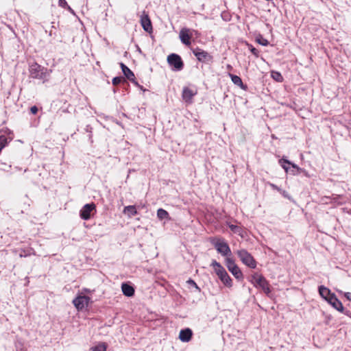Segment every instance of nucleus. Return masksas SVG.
<instances>
[{
    "label": "nucleus",
    "mask_w": 351,
    "mask_h": 351,
    "mask_svg": "<svg viewBox=\"0 0 351 351\" xmlns=\"http://www.w3.org/2000/svg\"><path fill=\"white\" fill-rule=\"evenodd\" d=\"M58 4L60 7L66 8L68 6L67 2L66 0H59Z\"/></svg>",
    "instance_id": "obj_32"
},
{
    "label": "nucleus",
    "mask_w": 351,
    "mask_h": 351,
    "mask_svg": "<svg viewBox=\"0 0 351 351\" xmlns=\"http://www.w3.org/2000/svg\"><path fill=\"white\" fill-rule=\"evenodd\" d=\"M229 76L230 77L232 82L237 86H239L240 88L245 89V86L243 85V83L242 82L241 78L238 76L235 75L231 73H229Z\"/></svg>",
    "instance_id": "obj_19"
},
{
    "label": "nucleus",
    "mask_w": 351,
    "mask_h": 351,
    "mask_svg": "<svg viewBox=\"0 0 351 351\" xmlns=\"http://www.w3.org/2000/svg\"><path fill=\"white\" fill-rule=\"evenodd\" d=\"M236 254L244 265L252 269L256 268V261L246 250H239L236 252Z\"/></svg>",
    "instance_id": "obj_4"
},
{
    "label": "nucleus",
    "mask_w": 351,
    "mask_h": 351,
    "mask_svg": "<svg viewBox=\"0 0 351 351\" xmlns=\"http://www.w3.org/2000/svg\"><path fill=\"white\" fill-rule=\"evenodd\" d=\"M344 296L349 301H351V293L350 292H345L343 293Z\"/></svg>",
    "instance_id": "obj_34"
},
{
    "label": "nucleus",
    "mask_w": 351,
    "mask_h": 351,
    "mask_svg": "<svg viewBox=\"0 0 351 351\" xmlns=\"http://www.w3.org/2000/svg\"><path fill=\"white\" fill-rule=\"evenodd\" d=\"M90 298L86 295H79L73 300V304L78 311H82L88 306Z\"/></svg>",
    "instance_id": "obj_8"
},
{
    "label": "nucleus",
    "mask_w": 351,
    "mask_h": 351,
    "mask_svg": "<svg viewBox=\"0 0 351 351\" xmlns=\"http://www.w3.org/2000/svg\"><path fill=\"white\" fill-rule=\"evenodd\" d=\"M279 163L280 164V165L282 166V167L285 170V171H288V169H289V167L287 166H286L285 164H291V162L285 159V158H282L279 160Z\"/></svg>",
    "instance_id": "obj_24"
},
{
    "label": "nucleus",
    "mask_w": 351,
    "mask_h": 351,
    "mask_svg": "<svg viewBox=\"0 0 351 351\" xmlns=\"http://www.w3.org/2000/svg\"><path fill=\"white\" fill-rule=\"evenodd\" d=\"M15 252H19V255L21 258L27 257L31 254H35V252L32 248L29 249H21L20 250H15Z\"/></svg>",
    "instance_id": "obj_20"
},
{
    "label": "nucleus",
    "mask_w": 351,
    "mask_h": 351,
    "mask_svg": "<svg viewBox=\"0 0 351 351\" xmlns=\"http://www.w3.org/2000/svg\"><path fill=\"white\" fill-rule=\"evenodd\" d=\"M344 313L348 316V317H351V312L350 311H346L344 312Z\"/></svg>",
    "instance_id": "obj_37"
},
{
    "label": "nucleus",
    "mask_w": 351,
    "mask_h": 351,
    "mask_svg": "<svg viewBox=\"0 0 351 351\" xmlns=\"http://www.w3.org/2000/svg\"><path fill=\"white\" fill-rule=\"evenodd\" d=\"M192 32H196L195 30H191L188 28H182L180 32V39L181 42L186 46L191 45V38L192 37Z\"/></svg>",
    "instance_id": "obj_10"
},
{
    "label": "nucleus",
    "mask_w": 351,
    "mask_h": 351,
    "mask_svg": "<svg viewBox=\"0 0 351 351\" xmlns=\"http://www.w3.org/2000/svg\"><path fill=\"white\" fill-rule=\"evenodd\" d=\"M107 346L105 343H100L98 345L93 347V351H106Z\"/></svg>",
    "instance_id": "obj_23"
},
{
    "label": "nucleus",
    "mask_w": 351,
    "mask_h": 351,
    "mask_svg": "<svg viewBox=\"0 0 351 351\" xmlns=\"http://www.w3.org/2000/svg\"><path fill=\"white\" fill-rule=\"evenodd\" d=\"M66 8L72 13H73V10L71 8V7L68 5V6L66 7Z\"/></svg>",
    "instance_id": "obj_38"
},
{
    "label": "nucleus",
    "mask_w": 351,
    "mask_h": 351,
    "mask_svg": "<svg viewBox=\"0 0 351 351\" xmlns=\"http://www.w3.org/2000/svg\"><path fill=\"white\" fill-rule=\"evenodd\" d=\"M124 81V78L122 77H115L112 79V84L114 86H117L121 82Z\"/></svg>",
    "instance_id": "obj_27"
},
{
    "label": "nucleus",
    "mask_w": 351,
    "mask_h": 351,
    "mask_svg": "<svg viewBox=\"0 0 351 351\" xmlns=\"http://www.w3.org/2000/svg\"><path fill=\"white\" fill-rule=\"evenodd\" d=\"M193 53L199 62H208L213 60V57L208 52L198 47L193 49Z\"/></svg>",
    "instance_id": "obj_9"
},
{
    "label": "nucleus",
    "mask_w": 351,
    "mask_h": 351,
    "mask_svg": "<svg viewBox=\"0 0 351 351\" xmlns=\"http://www.w3.org/2000/svg\"><path fill=\"white\" fill-rule=\"evenodd\" d=\"M197 94L195 90L191 89L189 87H184L182 90V99L187 103L191 104L193 97Z\"/></svg>",
    "instance_id": "obj_12"
},
{
    "label": "nucleus",
    "mask_w": 351,
    "mask_h": 351,
    "mask_svg": "<svg viewBox=\"0 0 351 351\" xmlns=\"http://www.w3.org/2000/svg\"><path fill=\"white\" fill-rule=\"evenodd\" d=\"M169 64L173 66V70L180 71L183 69L184 64L181 57L176 53H171L167 57Z\"/></svg>",
    "instance_id": "obj_7"
},
{
    "label": "nucleus",
    "mask_w": 351,
    "mask_h": 351,
    "mask_svg": "<svg viewBox=\"0 0 351 351\" xmlns=\"http://www.w3.org/2000/svg\"><path fill=\"white\" fill-rule=\"evenodd\" d=\"M249 281L256 288L261 289L267 295H269L271 293L269 283L262 274L254 273L250 277Z\"/></svg>",
    "instance_id": "obj_1"
},
{
    "label": "nucleus",
    "mask_w": 351,
    "mask_h": 351,
    "mask_svg": "<svg viewBox=\"0 0 351 351\" xmlns=\"http://www.w3.org/2000/svg\"><path fill=\"white\" fill-rule=\"evenodd\" d=\"M335 309L339 312H343L344 308L342 303L337 298L335 294L330 296L327 300Z\"/></svg>",
    "instance_id": "obj_14"
},
{
    "label": "nucleus",
    "mask_w": 351,
    "mask_h": 351,
    "mask_svg": "<svg viewBox=\"0 0 351 351\" xmlns=\"http://www.w3.org/2000/svg\"><path fill=\"white\" fill-rule=\"evenodd\" d=\"M29 73L32 78L43 80L47 77V69L34 63L29 67Z\"/></svg>",
    "instance_id": "obj_5"
},
{
    "label": "nucleus",
    "mask_w": 351,
    "mask_h": 351,
    "mask_svg": "<svg viewBox=\"0 0 351 351\" xmlns=\"http://www.w3.org/2000/svg\"><path fill=\"white\" fill-rule=\"evenodd\" d=\"M256 41L263 46H267L269 45L268 40L262 36L257 38Z\"/></svg>",
    "instance_id": "obj_25"
},
{
    "label": "nucleus",
    "mask_w": 351,
    "mask_h": 351,
    "mask_svg": "<svg viewBox=\"0 0 351 351\" xmlns=\"http://www.w3.org/2000/svg\"><path fill=\"white\" fill-rule=\"evenodd\" d=\"M211 266L214 268L216 274L223 284L227 287H232V280L221 265L216 261H213Z\"/></svg>",
    "instance_id": "obj_2"
},
{
    "label": "nucleus",
    "mask_w": 351,
    "mask_h": 351,
    "mask_svg": "<svg viewBox=\"0 0 351 351\" xmlns=\"http://www.w3.org/2000/svg\"><path fill=\"white\" fill-rule=\"evenodd\" d=\"M141 23L145 31L150 32L152 30V25L149 17L147 14H143L141 18Z\"/></svg>",
    "instance_id": "obj_13"
},
{
    "label": "nucleus",
    "mask_w": 351,
    "mask_h": 351,
    "mask_svg": "<svg viewBox=\"0 0 351 351\" xmlns=\"http://www.w3.org/2000/svg\"><path fill=\"white\" fill-rule=\"evenodd\" d=\"M229 228H230V230L232 231H233L235 233H239L240 232L241 228L239 226H237L232 224V225H229Z\"/></svg>",
    "instance_id": "obj_30"
},
{
    "label": "nucleus",
    "mask_w": 351,
    "mask_h": 351,
    "mask_svg": "<svg viewBox=\"0 0 351 351\" xmlns=\"http://www.w3.org/2000/svg\"><path fill=\"white\" fill-rule=\"evenodd\" d=\"M319 293L320 295L326 300H328V298L333 295V293H330V289H328V288L325 287L323 285L319 287Z\"/></svg>",
    "instance_id": "obj_18"
},
{
    "label": "nucleus",
    "mask_w": 351,
    "mask_h": 351,
    "mask_svg": "<svg viewBox=\"0 0 351 351\" xmlns=\"http://www.w3.org/2000/svg\"><path fill=\"white\" fill-rule=\"evenodd\" d=\"M290 165L292 166V167H293V168L296 169L298 170V171H302V169H301V168H300V167H299L298 165H296L295 164H294V163H292V162H291V164H290Z\"/></svg>",
    "instance_id": "obj_35"
},
{
    "label": "nucleus",
    "mask_w": 351,
    "mask_h": 351,
    "mask_svg": "<svg viewBox=\"0 0 351 351\" xmlns=\"http://www.w3.org/2000/svg\"><path fill=\"white\" fill-rule=\"evenodd\" d=\"M272 77L274 80H276L278 82H280L282 80L281 74L278 72H274L272 73Z\"/></svg>",
    "instance_id": "obj_29"
},
{
    "label": "nucleus",
    "mask_w": 351,
    "mask_h": 351,
    "mask_svg": "<svg viewBox=\"0 0 351 351\" xmlns=\"http://www.w3.org/2000/svg\"><path fill=\"white\" fill-rule=\"evenodd\" d=\"M123 213L128 215V217H131L137 214V210L135 206H128L123 209Z\"/></svg>",
    "instance_id": "obj_21"
},
{
    "label": "nucleus",
    "mask_w": 351,
    "mask_h": 351,
    "mask_svg": "<svg viewBox=\"0 0 351 351\" xmlns=\"http://www.w3.org/2000/svg\"><path fill=\"white\" fill-rule=\"evenodd\" d=\"M95 210V204H87L84 205L80 210V217L84 220H88L90 218V213Z\"/></svg>",
    "instance_id": "obj_11"
},
{
    "label": "nucleus",
    "mask_w": 351,
    "mask_h": 351,
    "mask_svg": "<svg viewBox=\"0 0 351 351\" xmlns=\"http://www.w3.org/2000/svg\"><path fill=\"white\" fill-rule=\"evenodd\" d=\"M283 195H284L285 196H286L285 191H284V192H283Z\"/></svg>",
    "instance_id": "obj_39"
},
{
    "label": "nucleus",
    "mask_w": 351,
    "mask_h": 351,
    "mask_svg": "<svg viewBox=\"0 0 351 351\" xmlns=\"http://www.w3.org/2000/svg\"><path fill=\"white\" fill-rule=\"evenodd\" d=\"M193 335V332L190 328L181 330L179 334V339L182 342H189Z\"/></svg>",
    "instance_id": "obj_16"
},
{
    "label": "nucleus",
    "mask_w": 351,
    "mask_h": 351,
    "mask_svg": "<svg viewBox=\"0 0 351 351\" xmlns=\"http://www.w3.org/2000/svg\"><path fill=\"white\" fill-rule=\"evenodd\" d=\"M271 186L274 189H276V190H278V191H280V189L275 184H271Z\"/></svg>",
    "instance_id": "obj_36"
},
{
    "label": "nucleus",
    "mask_w": 351,
    "mask_h": 351,
    "mask_svg": "<svg viewBox=\"0 0 351 351\" xmlns=\"http://www.w3.org/2000/svg\"><path fill=\"white\" fill-rule=\"evenodd\" d=\"M248 47L250 51L252 53L253 55H254L256 57H258L259 56V51L254 48L252 45H248Z\"/></svg>",
    "instance_id": "obj_28"
},
{
    "label": "nucleus",
    "mask_w": 351,
    "mask_h": 351,
    "mask_svg": "<svg viewBox=\"0 0 351 351\" xmlns=\"http://www.w3.org/2000/svg\"><path fill=\"white\" fill-rule=\"evenodd\" d=\"M157 217L160 220L169 219V215L168 212L162 208H159L157 210Z\"/></svg>",
    "instance_id": "obj_22"
},
{
    "label": "nucleus",
    "mask_w": 351,
    "mask_h": 351,
    "mask_svg": "<svg viewBox=\"0 0 351 351\" xmlns=\"http://www.w3.org/2000/svg\"><path fill=\"white\" fill-rule=\"evenodd\" d=\"M7 143H8L7 138L3 135L0 136V149H3L6 145Z\"/></svg>",
    "instance_id": "obj_26"
},
{
    "label": "nucleus",
    "mask_w": 351,
    "mask_h": 351,
    "mask_svg": "<svg viewBox=\"0 0 351 351\" xmlns=\"http://www.w3.org/2000/svg\"><path fill=\"white\" fill-rule=\"evenodd\" d=\"M212 243L218 253L223 256L229 257L231 255V250L228 243L223 239H213Z\"/></svg>",
    "instance_id": "obj_3"
},
{
    "label": "nucleus",
    "mask_w": 351,
    "mask_h": 351,
    "mask_svg": "<svg viewBox=\"0 0 351 351\" xmlns=\"http://www.w3.org/2000/svg\"><path fill=\"white\" fill-rule=\"evenodd\" d=\"M226 265L228 269L232 273V274L237 279V280H243V275L240 269V268L235 264L234 261L232 258L230 257H227L226 258Z\"/></svg>",
    "instance_id": "obj_6"
},
{
    "label": "nucleus",
    "mask_w": 351,
    "mask_h": 351,
    "mask_svg": "<svg viewBox=\"0 0 351 351\" xmlns=\"http://www.w3.org/2000/svg\"><path fill=\"white\" fill-rule=\"evenodd\" d=\"M123 293L128 297H131L134 294V289L127 283H123L121 285Z\"/></svg>",
    "instance_id": "obj_17"
},
{
    "label": "nucleus",
    "mask_w": 351,
    "mask_h": 351,
    "mask_svg": "<svg viewBox=\"0 0 351 351\" xmlns=\"http://www.w3.org/2000/svg\"><path fill=\"white\" fill-rule=\"evenodd\" d=\"M30 112L32 114H35L38 112V108L36 106L31 107Z\"/></svg>",
    "instance_id": "obj_33"
},
{
    "label": "nucleus",
    "mask_w": 351,
    "mask_h": 351,
    "mask_svg": "<svg viewBox=\"0 0 351 351\" xmlns=\"http://www.w3.org/2000/svg\"><path fill=\"white\" fill-rule=\"evenodd\" d=\"M187 282L189 285H191V286L194 287H195L197 291H200L199 287L197 286V285L196 284V282H195L194 280H191V279H189V280H187V282Z\"/></svg>",
    "instance_id": "obj_31"
},
{
    "label": "nucleus",
    "mask_w": 351,
    "mask_h": 351,
    "mask_svg": "<svg viewBox=\"0 0 351 351\" xmlns=\"http://www.w3.org/2000/svg\"><path fill=\"white\" fill-rule=\"evenodd\" d=\"M121 68L124 75L131 82L138 85V83L135 82V77L134 73L123 63H120Z\"/></svg>",
    "instance_id": "obj_15"
}]
</instances>
